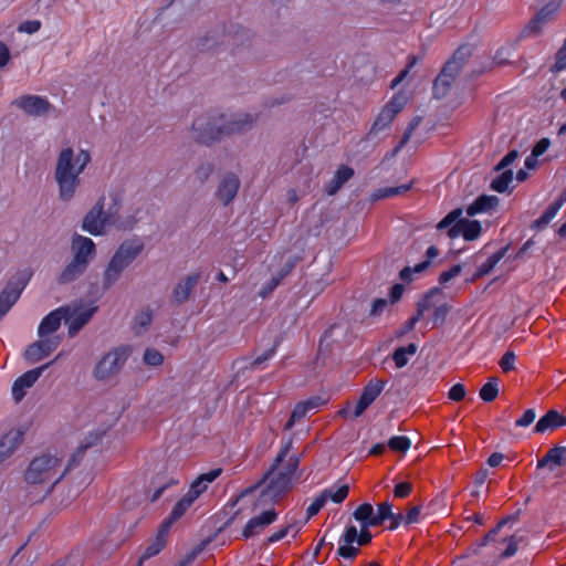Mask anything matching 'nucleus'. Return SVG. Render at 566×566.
<instances>
[{"instance_id":"nucleus-1","label":"nucleus","mask_w":566,"mask_h":566,"mask_svg":"<svg viewBox=\"0 0 566 566\" xmlns=\"http://www.w3.org/2000/svg\"><path fill=\"white\" fill-rule=\"evenodd\" d=\"M290 448L291 442H287L277 454L272 468L265 474L261 483L258 506L274 503L298 479L296 473L298 458L296 455H289Z\"/></svg>"},{"instance_id":"nucleus-2","label":"nucleus","mask_w":566,"mask_h":566,"mask_svg":"<svg viewBox=\"0 0 566 566\" xmlns=\"http://www.w3.org/2000/svg\"><path fill=\"white\" fill-rule=\"evenodd\" d=\"M66 470L62 459L56 454L44 453L34 458L24 474L29 492L35 493L39 500L45 497L64 476Z\"/></svg>"},{"instance_id":"nucleus-3","label":"nucleus","mask_w":566,"mask_h":566,"mask_svg":"<svg viewBox=\"0 0 566 566\" xmlns=\"http://www.w3.org/2000/svg\"><path fill=\"white\" fill-rule=\"evenodd\" d=\"M91 159V153L87 149H80L76 154L71 147L61 150L55 168V180L63 201H70L74 197L80 185V175Z\"/></svg>"},{"instance_id":"nucleus-4","label":"nucleus","mask_w":566,"mask_h":566,"mask_svg":"<svg viewBox=\"0 0 566 566\" xmlns=\"http://www.w3.org/2000/svg\"><path fill=\"white\" fill-rule=\"evenodd\" d=\"M104 198H101L86 213L82 222V229L92 235H103L111 228L128 230L134 227L136 220L130 216L119 213V200L113 198V203L104 210Z\"/></svg>"},{"instance_id":"nucleus-5","label":"nucleus","mask_w":566,"mask_h":566,"mask_svg":"<svg viewBox=\"0 0 566 566\" xmlns=\"http://www.w3.org/2000/svg\"><path fill=\"white\" fill-rule=\"evenodd\" d=\"M252 120L248 114L235 115L229 119L224 116L202 115L192 124V136L200 143L209 144L223 135L245 129Z\"/></svg>"},{"instance_id":"nucleus-6","label":"nucleus","mask_w":566,"mask_h":566,"mask_svg":"<svg viewBox=\"0 0 566 566\" xmlns=\"http://www.w3.org/2000/svg\"><path fill=\"white\" fill-rule=\"evenodd\" d=\"M143 250L144 242L139 238H132L122 242L103 273L104 289L113 286L120 279L123 272L139 256Z\"/></svg>"},{"instance_id":"nucleus-7","label":"nucleus","mask_w":566,"mask_h":566,"mask_svg":"<svg viewBox=\"0 0 566 566\" xmlns=\"http://www.w3.org/2000/svg\"><path fill=\"white\" fill-rule=\"evenodd\" d=\"M438 230H447L450 239L462 237L467 241L476 240L482 232L481 223L478 220H470L463 217L461 208L450 211L438 224Z\"/></svg>"},{"instance_id":"nucleus-8","label":"nucleus","mask_w":566,"mask_h":566,"mask_svg":"<svg viewBox=\"0 0 566 566\" xmlns=\"http://www.w3.org/2000/svg\"><path fill=\"white\" fill-rule=\"evenodd\" d=\"M470 55L471 48L469 45H461L455 50L451 59L447 61L433 84V94L437 98H442L447 95Z\"/></svg>"},{"instance_id":"nucleus-9","label":"nucleus","mask_w":566,"mask_h":566,"mask_svg":"<svg viewBox=\"0 0 566 566\" xmlns=\"http://www.w3.org/2000/svg\"><path fill=\"white\" fill-rule=\"evenodd\" d=\"M128 358L126 348H116L105 354L94 368V377L104 380L117 373Z\"/></svg>"},{"instance_id":"nucleus-10","label":"nucleus","mask_w":566,"mask_h":566,"mask_svg":"<svg viewBox=\"0 0 566 566\" xmlns=\"http://www.w3.org/2000/svg\"><path fill=\"white\" fill-rule=\"evenodd\" d=\"M407 96L402 93H397L396 95H394V97L384 106V108L377 115L370 128V134L376 135L389 128L395 116L407 104Z\"/></svg>"},{"instance_id":"nucleus-11","label":"nucleus","mask_w":566,"mask_h":566,"mask_svg":"<svg viewBox=\"0 0 566 566\" xmlns=\"http://www.w3.org/2000/svg\"><path fill=\"white\" fill-rule=\"evenodd\" d=\"M65 311L64 322L69 325L70 336H74L91 319L96 311L95 306L76 303L63 306Z\"/></svg>"},{"instance_id":"nucleus-12","label":"nucleus","mask_w":566,"mask_h":566,"mask_svg":"<svg viewBox=\"0 0 566 566\" xmlns=\"http://www.w3.org/2000/svg\"><path fill=\"white\" fill-rule=\"evenodd\" d=\"M30 280V273L23 272L19 274L17 281H10L0 293V319L9 312V310L19 300L21 292Z\"/></svg>"},{"instance_id":"nucleus-13","label":"nucleus","mask_w":566,"mask_h":566,"mask_svg":"<svg viewBox=\"0 0 566 566\" xmlns=\"http://www.w3.org/2000/svg\"><path fill=\"white\" fill-rule=\"evenodd\" d=\"M51 363L28 370L13 381L11 387V395L15 402H20L25 397L29 389H31L34 386V384L41 377L43 371L48 369Z\"/></svg>"},{"instance_id":"nucleus-14","label":"nucleus","mask_w":566,"mask_h":566,"mask_svg":"<svg viewBox=\"0 0 566 566\" xmlns=\"http://www.w3.org/2000/svg\"><path fill=\"white\" fill-rule=\"evenodd\" d=\"M562 7L560 0H553L545 4L525 27L524 32L528 35L538 34L544 25L553 20Z\"/></svg>"},{"instance_id":"nucleus-15","label":"nucleus","mask_w":566,"mask_h":566,"mask_svg":"<svg viewBox=\"0 0 566 566\" xmlns=\"http://www.w3.org/2000/svg\"><path fill=\"white\" fill-rule=\"evenodd\" d=\"M12 104L34 117L48 114L52 107L48 98L39 95H23L15 98Z\"/></svg>"},{"instance_id":"nucleus-16","label":"nucleus","mask_w":566,"mask_h":566,"mask_svg":"<svg viewBox=\"0 0 566 566\" xmlns=\"http://www.w3.org/2000/svg\"><path fill=\"white\" fill-rule=\"evenodd\" d=\"M385 388V381L371 379L364 388L359 400L357 401L350 417L358 418L377 399Z\"/></svg>"},{"instance_id":"nucleus-17","label":"nucleus","mask_w":566,"mask_h":566,"mask_svg":"<svg viewBox=\"0 0 566 566\" xmlns=\"http://www.w3.org/2000/svg\"><path fill=\"white\" fill-rule=\"evenodd\" d=\"M60 344L59 337H43L30 345L25 353V359L30 363H36L49 356L57 348Z\"/></svg>"},{"instance_id":"nucleus-18","label":"nucleus","mask_w":566,"mask_h":566,"mask_svg":"<svg viewBox=\"0 0 566 566\" xmlns=\"http://www.w3.org/2000/svg\"><path fill=\"white\" fill-rule=\"evenodd\" d=\"M25 429L21 426L12 427L0 439V463L11 457L21 444Z\"/></svg>"},{"instance_id":"nucleus-19","label":"nucleus","mask_w":566,"mask_h":566,"mask_svg":"<svg viewBox=\"0 0 566 566\" xmlns=\"http://www.w3.org/2000/svg\"><path fill=\"white\" fill-rule=\"evenodd\" d=\"M277 517L274 509L269 507L262 511L260 514L253 516L245 524L242 535L245 538L252 537L259 534L262 530H264L268 525L272 524Z\"/></svg>"},{"instance_id":"nucleus-20","label":"nucleus","mask_w":566,"mask_h":566,"mask_svg":"<svg viewBox=\"0 0 566 566\" xmlns=\"http://www.w3.org/2000/svg\"><path fill=\"white\" fill-rule=\"evenodd\" d=\"M72 251L75 260L87 266L90 259L95 254V243L92 239L74 234L72 239Z\"/></svg>"},{"instance_id":"nucleus-21","label":"nucleus","mask_w":566,"mask_h":566,"mask_svg":"<svg viewBox=\"0 0 566 566\" xmlns=\"http://www.w3.org/2000/svg\"><path fill=\"white\" fill-rule=\"evenodd\" d=\"M65 308L59 307L49 313L40 323L38 334L40 338L52 337L51 335L59 329L65 317Z\"/></svg>"},{"instance_id":"nucleus-22","label":"nucleus","mask_w":566,"mask_h":566,"mask_svg":"<svg viewBox=\"0 0 566 566\" xmlns=\"http://www.w3.org/2000/svg\"><path fill=\"white\" fill-rule=\"evenodd\" d=\"M221 472V469H213L210 470L209 472L200 474L191 482L187 494L193 501H196L201 494H203L207 491L209 484H211L220 476Z\"/></svg>"},{"instance_id":"nucleus-23","label":"nucleus","mask_w":566,"mask_h":566,"mask_svg":"<svg viewBox=\"0 0 566 566\" xmlns=\"http://www.w3.org/2000/svg\"><path fill=\"white\" fill-rule=\"evenodd\" d=\"M355 542L358 543V531L356 526L350 525L346 527L339 541L338 555L344 558L355 557L358 553V548L353 545Z\"/></svg>"},{"instance_id":"nucleus-24","label":"nucleus","mask_w":566,"mask_h":566,"mask_svg":"<svg viewBox=\"0 0 566 566\" xmlns=\"http://www.w3.org/2000/svg\"><path fill=\"white\" fill-rule=\"evenodd\" d=\"M168 533H169L168 523H161L156 537L146 547L145 552L143 553V555L140 556V558L138 560L137 566H142L146 559H148L161 552V549L166 545V538H167Z\"/></svg>"},{"instance_id":"nucleus-25","label":"nucleus","mask_w":566,"mask_h":566,"mask_svg":"<svg viewBox=\"0 0 566 566\" xmlns=\"http://www.w3.org/2000/svg\"><path fill=\"white\" fill-rule=\"evenodd\" d=\"M239 187L240 181L238 177L233 174L227 175L220 182V186L217 190L218 199L222 201L224 205H228L237 196Z\"/></svg>"},{"instance_id":"nucleus-26","label":"nucleus","mask_w":566,"mask_h":566,"mask_svg":"<svg viewBox=\"0 0 566 566\" xmlns=\"http://www.w3.org/2000/svg\"><path fill=\"white\" fill-rule=\"evenodd\" d=\"M566 422V418L563 417L562 415H559L557 411H548L544 417H542L534 430L535 432H538V433H543V432H546L548 430H554L558 427H562L564 426Z\"/></svg>"},{"instance_id":"nucleus-27","label":"nucleus","mask_w":566,"mask_h":566,"mask_svg":"<svg viewBox=\"0 0 566 566\" xmlns=\"http://www.w3.org/2000/svg\"><path fill=\"white\" fill-rule=\"evenodd\" d=\"M566 462V448L564 447H555L552 448L543 459H541L537 463V468H544L549 465L551 470H554L556 467H562Z\"/></svg>"},{"instance_id":"nucleus-28","label":"nucleus","mask_w":566,"mask_h":566,"mask_svg":"<svg viewBox=\"0 0 566 566\" xmlns=\"http://www.w3.org/2000/svg\"><path fill=\"white\" fill-rule=\"evenodd\" d=\"M495 207V197L481 195L468 208L467 216L474 217L476 214L488 213Z\"/></svg>"},{"instance_id":"nucleus-29","label":"nucleus","mask_w":566,"mask_h":566,"mask_svg":"<svg viewBox=\"0 0 566 566\" xmlns=\"http://www.w3.org/2000/svg\"><path fill=\"white\" fill-rule=\"evenodd\" d=\"M432 295H426L417 305V312L413 316H411L407 322L406 324L403 325L402 327V331H401V335L410 332L411 329H413V327L416 326V324L426 317L427 315V311L431 307L432 305Z\"/></svg>"},{"instance_id":"nucleus-30","label":"nucleus","mask_w":566,"mask_h":566,"mask_svg":"<svg viewBox=\"0 0 566 566\" xmlns=\"http://www.w3.org/2000/svg\"><path fill=\"white\" fill-rule=\"evenodd\" d=\"M349 486L344 483H336L321 492L325 502H333L335 504L342 503L348 495Z\"/></svg>"},{"instance_id":"nucleus-31","label":"nucleus","mask_w":566,"mask_h":566,"mask_svg":"<svg viewBox=\"0 0 566 566\" xmlns=\"http://www.w3.org/2000/svg\"><path fill=\"white\" fill-rule=\"evenodd\" d=\"M353 175L354 170L350 167L340 166L336 170L333 179L327 185L326 192L328 195L336 193L342 188V186L353 177Z\"/></svg>"},{"instance_id":"nucleus-32","label":"nucleus","mask_w":566,"mask_h":566,"mask_svg":"<svg viewBox=\"0 0 566 566\" xmlns=\"http://www.w3.org/2000/svg\"><path fill=\"white\" fill-rule=\"evenodd\" d=\"M521 542H522V537L517 536L516 534H514L507 538H503L499 543L497 557L499 558H510V557L514 556L520 547Z\"/></svg>"},{"instance_id":"nucleus-33","label":"nucleus","mask_w":566,"mask_h":566,"mask_svg":"<svg viewBox=\"0 0 566 566\" xmlns=\"http://www.w3.org/2000/svg\"><path fill=\"white\" fill-rule=\"evenodd\" d=\"M199 280V274L188 275L185 280L178 283L175 287L174 296L178 302H182L188 298L192 289L196 286Z\"/></svg>"},{"instance_id":"nucleus-34","label":"nucleus","mask_w":566,"mask_h":566,"mask_svg":"<svg viewBox=\"0 0 566 566\" xmlns=\"http://www.w3.org/2000/svg\"><path fill=\"white\" fill-rule=\"evenodd\" d=\"M193 500L186 493L174 506L169 517L165 520L163 523H168V528L170 530L171 525L179 520L193 504Z\"/></svg>"},{"instance_id":"nucleus-35","label":"nucleus","mask_w":566,"mask_h":566,"mask_svg":"<svg viewBox=\"0 0 566 566\" xmlns=\"http://www.w3.org/2000/svg\"><path fill=\"white\" fill-rule=\"evenodd\" d=\"M563 199L558 198L555 201H553L544 211V213L534 221L533 227L536 229H543L546 227L557 214L559 209L563 206Z\"/></svg>"},{"instance_id":"nucleus-36","label":"nucleus","mask_w":566,"mask_h":566,"mask_svg":"<svg viewBox=\"0 0 566 566\" xmlns=\"http://www.w3.org/2000/svg\"><path fill=\"white\" fill-rule=\"evenodd\" d=\"M86 269V265L83 262H80L75 259L63 270L60 275V282L69 283L80 276Z\"/></svg>"},{"instance_id":"nucleus-37","label":"nucleus","mask_w":566,"mask_h":566,"mask_svg":"<svg viewBox=\"0 0 566 566\" xmlns=\"http://www.w3.org/2000/svg\"><path fill=\"white\" fill-rule=\"evenodd\" d=\"M318 402L317 400H307L300 402L295 406L294 410L292 411L291 419L287 423V427L291 428L296 421L302 419L308 411L317 408Z\"/></svg>"},{"instance_id":"nucleus-38","label":"nucleus","mask_w":566,"mask_h":566,"mask_svg":"<svg viewBox=\"0 0 566 566\" xmlns=\"http://www.w3.org/2000/svg\"><path fill=\"white\" fill-rule=\"evenodd\" d=\"M416 353V344H409L408 346L397 348L392 355V359L398 368H402L408 364L409 357L413 356Z\"/></svg>"},{"instance_id":"nucleus-39","label":"nucleus","mask_w":566,"mask_h":566,"mask_svg":"<svg viewBox=\"0 0 566 566\" xmlns=\"http://www.w3.org/2000/svg\"><path fill=\"white\" fill-rule=\"evenodd\" d=\"M427 295H432V305L427 313L432 312L433 324L442 323L449 312V307L446 303L437 304L434 298L437 297V291H431Z\"/></svg>"},{"instance_id":"nucleus-40","label":"nucleus","mask_w":566,"mask_h":566,"mask_svg":"<svg viewBox=\"0 0 566 566\" xmlns=\"http://www.w3.org/2000/svg\"><path fill=\"white\" fill-rule=\"evenodd\" d=\"M374 517V507L370 503L359 505L354 512V518L365 527H373L369 522Z\"/></svg>"},{"instance_id":"nucleus-41","label":"nucleus","mask_w":566,"mask_h":566,"mask_svg":"<svg viewBox=\"0 0 566 566\" xmlns=\"http://www.w3.org/2000/svg\"><path fill=\"white\" fill-rule=\"evenodd\" d=\"M101 437H102V434H101L99 432H90V434H88V437L85 439V441H84V442H82V443L78 446V448H77L76 452L72 455V458H71V460H70V463H69V468H70L71 465H73L75 462H77V461L82 458V455H83L84 451H85L87 448H90V447H92V446L96 444V443L101 440Z\"/></svg>"},{"instance_id":"nucleus-42","label":"nucleus","mask_w":566,"mask_h":566,"mask_svg":"<svg viewBox=\"0 0 566 566\" xmlns=\"http://www.w3.org/2000/svg\"><path fill=\"white\" fill-rule=\"evenodd\" d=\"M392 516V505L389 502L380 503L377 506V510H374V517L369 522V524L378 526L382 524L386 520Z\"/></svg>"},{"instance_id":"nucleus-43","label":"nucleus","mask_w":566,"mask_h":566,"mask_svg":"<svg viewBox=\"0 0 566 566\" xmlns=\"http://www.w3.org/2000/svg\"><path fill=\"white\" fill-rule=\"evenodd\" d=\"M153 319L151 312L146 308L142 310L135 317L134 328L136 333H143L150 325Z\"/></svg>"},{"instance_id":"nucleus-44","label":"nucleus","mask_w":566,"mask_h":566,"mask_svg":"<svg viewBox=\"0 0 566 566\" xmlns=\"http://www.w3.org/2000/svg\"><path fill=\"white\" fill-rule=\"evenodd\" d=\"M429 266V261H422L415 266H407L400 271V279L406 282L413 280V274L422 273Z\"/></svg>"},{"instance_id":"nucleus-45","label":"nucleus","mask_w":566,"mask_h":566,"mask_svg":"<svg viewBox=\"0 0 566 566\" xmlns=\"http://www.w3.org/2000/svg\"><path fill=\"white\" fill-rule=\"evenodd\" d=\"M411 188V184L401 185L399 187H387L379 189L375 192L374 197L376 199L386 198V197H394L398 195H402L407 192Z\"/></svg>"},{"instance_id":"nucleus-46","label":"nucleus","mask_w":566,"mask_h":566,"mask_svg":"<svg viewBox=\"0 0 566 566\" xmlns=\"http://www.w3.org/2000/svg\"><path fill=\"white\" fill-rule=\"evenodd\" d=\"M513 171L504 170L497 176V192L511 191L514 187L513 184Z\"/></svg>"},{"instance_id":"nucleus-47","label":"nucleus","mask_w":566,"mask_h":566,"mask_svg":"<svg viewBox=\"0 0 566 566\" xmlns=\"http://www.w3.org/2000/svg\"><path fill=\"white\" fill-rule=\"evenodd\" d=\"M516 360H517V357L516 355L511 352V350H507L500 359L499 361V365L502 369L503 373H510L512 370H515L516 368Z\"/></svg>"},{"instance_id":"nucleus-48","label":"nucleus","mask_w":566,"mask_h":566,"mask_svg":"<svg viewBox=\"0 0 566 566\" xmlns=\"http://www.w3.org/2000/svg\"><path fill=\"white\" fill-rule=\"evenodd\" d=\"M388 446L394 451L406 452L410 448L411 443L409 438L405 436H396L389 440Z\"/></svg>"},{"instance_id":"nucleus-49","label":"nucleus","mask_w":566,"mask_h":566,"mask_svg":"<svg viewBox=\"0 0 566 566\" xmlns=\"http://www.w3.org/2000/svg\"><path fill=\"white\" fill-rule=\"evenodd\" d=\"M297 533H298V528L295 525H287L285 527L280 528L279 531L274 532L269 537V542L270 543L279 542L290 534L292 535V537H295Z\"/></svg>"},{"instance_id":"nucleus-50","label":"nucleus","mask_w":566,"mask_h":566,"mask_svg":"<svg viewBox=\"0 0 566 566\" xmlns=\"http://www.w3.org/2000/svg\"><path fill=\"white\" fill-rule=\"evenodd\" d=\"M495 266V254H492L488 258L486 262L482 265H480L474 273V275L471 279H468L465 283H471L475 279L481 277L485 274H488L492 269Z\"/></svg>"},{"instance_id":"nucleus-51","label":"nucleus","mask_w":566,"mask_h":566,"mask_svg":"<svg viewBox=\"0 0 566 566\" xmlns=\"http://www.w3.org/2000/svg\"><path fill=\"white\" fill-rule=\"evenodd\" d=\"M144 361L148 366H159L163 364L164 357L157 349L148 348L144 354Z\"/></svg>"},{"instance_id":"nucleus-52","label":"nucleus","mask_w":566,"mask_h":566,"mask_svg":"<svg viewBox=\"0 0 566 566\" xmlns=\"http://www.w3.org/2000/svg\"><path fill=\"white\" fill-rule=\"evenodd\" d=\"M390 305L391 303L387 298H377L371 304L369 315L374 317L380 316L389 308Z\"/></svg>"},{"instance_id":"nucleus-53","label":"nucleus","mask_w":566,"mask_h":566,"mask_svg":"<svg viewBox=\"0 0 566 566\" xmlns=\"http://www.w3.org/2000/svg\"><path fill=\"white\" fill-rule=\"evenodd\" d=\"M480 397L484 401H493L495 399V382L493 378L481 388Z\"/></svg>"},{"instance_id":"nucleus-54","label":"nucleus","mask_w":566,"mask_h":566,"mask_svg":"<svg viewBox=\"0 0 566 566\" xmlns=\"http://www.w3.org/2000/svg\"><path fill=\"white\" fill-rule=\"evenodd\" d=\"M461 271H462V268L459 264L451 266L449 270H447L440 274L439 283L442 285H446L451 280L457 277L461 273Z\"/></svg>"},{"instance_id":"nucleus-55","label":"nucleus","mask_w":566,"mask_h":566,"mask_svg":"<svg viewBox=\"0 0 566 566\" xmlns=\"http://www.w3.org/2000/svg\"><path fill=\"white\" fill-rule=\"evenodd\" d=\"M325 504H326V502H325L324 497L322 496V494L319 493L312 501V503L307 506V510H306L307 517L311 518L314 515H316L324 507Z\"/></svg>"},{"instance_id":"nucleus-56","label":"nucleus","mask_w":566,"mask_h":566,"mask_svg":"<svg viewBox=\"0 0 566 566\" xmlns=\"http://www.w3.org/2000/svg\"><path fill=\"white\" fill-rule=\"evenodd\" d=\"M412 485L409 482H400L396 484L394 495L398 499H405L410 495Z\"/></svg>"},{"instance_id":"nucleus-57","label":"nucleus","mask_w":566,"mask_h":566,"mask_svg":"<svg viewBox=\"0 0 566 566\" xmlns=\"http://www.w3.org/2000/svg\"><path fill=\"white\" fill-rule=\"evenodd\" d=\"M465 387L462 384H455L449 390V398L454 401H460L465 397Z\"/></svg>"},{"instance_id":"nucleus-58","label":"nucleus","mask_w":566,"mask_h":566,"mask_svg":"<svg viewBox=\"0 0 566 566\" xmlns=\"http://www.w3.org/2000/svg\"><path fill=\"white\" fill-rule=\"evenodd\" d=\"M420 513H421L420 506L411 507L405 516V524L409 525V524L418 523L420 520Z\"/></svg>"},{"instance_id":"nucleus-59","label":"nucleus","mask_w":566,"mask_h":566,"mask_svg":"<svg viewBox=\"0 0 566 566\" xmlns=\"http://www.w3.org/2000/svg\"><path fill=\"white\" fill-rule=\"evenodd\" d=\"M518 157V153L516 150L510 151L499 164L497 171L504 170L510 165H512Z\"/></svg>"},{"instance_id":"nucleus-60","label":"nucleus","mask_w":566,"mask_h":566,"mask_svg":"<svg viewBox=\"0 0 566 566\" xmlns=\"http://www.w3.org/2000/svg\"><path fill=\"white\" fill-rule=\"evenodd\" d=\"M93 481V478L91 474L85 473L80 482L78 485H76L71 492H72V499H75L78 496V494L84 490L91 482Z\"/></svg>"},{"instance_id":"nucleus-61","label":"nucleus","mask_w":566,"mask_h":566,"mask_svg":"<svg viewBox=\"0 0 566 566\" xmlns=\"http://www.w3.org/2000/svg\"><path fill=\"white\" fill-rule=\"evenodd\" d=\"M40 28H41L40 21L33 20V21H28V22L22 23L19 27V31L32 34V33H35L36 31H39Z\"/></svg>"},{"instance_id":"nucleus-62","label":"nucleus","mask_w":566,"mask_h":566,"mask_svg":"<svg viewBox=\"0 0 566 566\" xmlns=\"http://www.w3.org/2000/svg\"><path fill=\"white\" fill-rule=\"evenodd\" d=\"M549 145H551L549 139L542 138L533 147L532 154H534V156L539 157L541 155H543L548 149Z\"/></svg>"},{"instance_id":"nucleus-63","label":"nucleus","mask_w":566,"mask_h":566,"mask_svg":"<svg viewBox=\"0 0 566 566\" xmlns=\"http://www.w3.org/2000/svg\"><path fill=\"white\" fill-rule=\"evenodd\" d=\"M405 292V289H403V285L401 284H395L391 289H390V292H389V297L390 300H388L391 304H395L396 302H398L402 294Z\"/></svg>"},{"instance_id":"nucleus-64","label":"nucleus","mask_w":566,"mask_h":566,"mask_svg":"<svg viewBox=\"0 0 566 566\" xmlns=\"http://www.w3.org/2000/svg\"><path fill=\"white\" fill-rule=\"evenodd\" d=\"M535 420V412L532 409H528L524 412V415L516 420V424L521 427H526L531 424Z\"/></svg>"}]
</instances>
